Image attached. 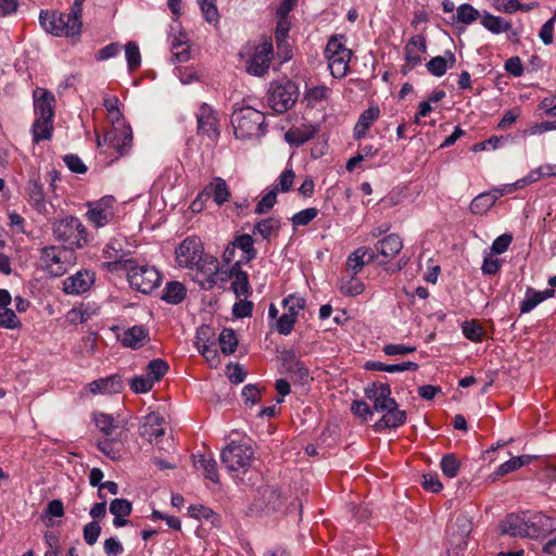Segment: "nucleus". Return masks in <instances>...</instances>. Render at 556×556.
Segmentation results:
<instances>
[{
    "mask_svg": "<svg viewBox=\"0 0 556 556\" xmlns=\"http://www.w3.org/2000/svg\"><path fill=\"white\" fill-rule=\"evenodd\" d=\"M103 257L108 260V262L103 263L102 266L110 273L127 271L131 265L135 264V260L128 257V253L122 249L121 243L116 239L111 240L105 245L103 249Z\"/></svg>",
    "mask_w": 556,
    "mask_h": 556,
    "instance_id": "obj_12",
    "label": "nucleus"
},
{
    "mask_svg": "<svg viewBox=\"0 0 556 556\" xmlns=\"http://www.w3.org/2000/svg\"><path fill=\"white\" fill-rule=\"evenodd\" d=\"M459 467L460 463L453 454L444 455L441 459V469L443 473L448 478L456 477Z\"/></svg>",
    "mask_w": 556,
    "mask_h": 556,
    "instance_id": "obj_57",
    "label": "nucleus"
},
{
    "mask_svg": "<svg viewBox=\"0 0 556 556\" xmlns=\"http://www.w3.org/2000/svg\"><path fill=\"white\" fill-rule=\"evenodd\" d=\"M364 393L372 402L376 412L382 413L391 405H396L395 399L391 396L392 391L389 383L374 381L364 389Z\"/></svg>",
    "mask_w": 556,
    "mask_h": 556,
    "instance_id": "obj_17",
    "label": "nucleus"
},
{
    "mask_svg": "<svg viewBox=\"0 0 556 556\" xmlns=\"http://www.w3.org/2000/svg\"><path fill=\"white\" fill-rule=\"evenodd\" d=\"M229 278L232 279L231 290L237 298L248 299L251 295V287L248 273L242 270L241 262H235L229 269Z\"/></svg>",
    "mask_w": 556,
    "mask_h": 556,
    "instance_id": "obj_22",
    "label": "nucleus"
},
{
    "mask_svg": "<svg viewBox=\"0 0 556 556\" xmlns=\"http://www.w3.org/2000/svg\"><path fill=\"white\" fill-rule=\"evenodd\" d=\"M277 26L275 31V39L278 53L282 52V61H288L292 56V52L287 43L288 34L290 30V22L288 18L277 17Z\"/></svg>",
    "mask_w": 556,
    "mask_h": 556,
    "instance_id": "obj_32",
    "label": "nucleus"
},
{
    "mask_svg": "<svg viewBox=\"0 0 556 556\" xmlns=\"http://www.w3.org/2000/svg\"><path fill=\"white\" fill-rule=\"evenodd\" d=\"M220 460L235 480L243 482L242 475L249 471L254 462V451L248 444L231 441L222 451Z\"/></svg>",
    "mask_w": 556,
    "mask_h": 556,
    "instance_id": "obj_2",
    "label": "nucleus"
},
{
    "mask_svg": "<svg viewBox=\"0 0 556 556\" xmlns=\"http://www.w3.org/2000/svg\"><path fill=\"white\" fill-rule=\"evenodd\" d=\"M339 289L344 295L355 296L364 291V285L355 275L349 273L341 278Z\"/></svg>",
    "mask_w": 556,
    "mask_h": 556,
    "instance_id": "obj_46",
    "label": "nucleus"
},
{
    "mask_svg": "<svg viewBox=\"0 0 556 556\" xmlns=\"http://www.w3.org/2000/svg\"><path fill=\"white\" fill-rule=\"evenodd\" d=\"M198 135L216 142L219 137V121L217 112L207 103H202L197 112Z\"/></svg>",
    "mask_w": 556,
    "mask_h": 556,
    "instance_id": "obj_13",
    "label": "nucleus"
},
{
    "mask_svg": "<svg viewBox=\"0 0 556 556\" xmlns=\"http://www.w3.org/2000/svg\"><path fill=\"white\" fill-rule=\"evenodd\" d=\"M30 205L40 214H50L48 202L45 198L43 185L39 179H30L25 188Z\"/></svg>",
    "mask_w": 556,
    "mask_h": 556,
    "instance_id": "obj_24",
    "label": "nucleus"
},
{
    "mask_svg": "<svg viewBox=\"0 0 556 556\" xmlns=\"http://www.w3.org/2000/svg\"><path fill=\"white\" fill-rule=\"evenodd\" d=\"M165 420L157 413H151L144 417V421L140 427V435L149 440L161 438L165 434Z\"/></svg>",
    "mask_w": 556,
    "mask_h": 556,
    "instance_id": "obj_26",
    "label": "nucleus"
},
{
    "mask_svg": "<svg viewBox=\"0 0 556 556\" xmlns=\"http://www.w3.org/2000/svg\"><path fill=\"white\" fill-rule=\"evenodd\" d=\"M101 533V527L98 521H90L84 527L83 535L88 545H93Z\"/></svg>",
    "mask_w": 556,
    "mask_h": 556,
    "instance_id": "obj_64",
    "label": "nucleus"
},
{
    "mask_svg": "<svg viewBox=\"0 0 556 556\" xmlns=\"http://www.w3.org/2000/svg\"><path fill=\"white\" fill-rule=\"evenodd\" d=\"M203 251V243L199 237H188L176 249V261L181 267L193 268L204 255Z\"/></svg>",
    "mask_w": 556,
    "mask_h": 556,
    "instance_id": "obj_15",
    "label": "nucleus"
},
{
    "mask_svg": "<svg viewBox=\"0 0 556 556\" xmlns=\"http://www.w3.org/2000/svg\"><path fill=\"white\" fill-rule=\"evenodd\" d=\"M277 202V190L268 191L256 204L254 212L265 214L270 211Z\"/></svg>",
    "mask_w": 556,
    "mask_h": 556,
    "instance_id": "obj_60",
    "label": "nucleus"
},
{
    "mask_svg": "<svg viewBox=\"0 0 556 556\" xmlns=\"http://www.w3.org/2000/svg\"><path fill=\"white\" fill-rule=\"evenodd\" d=\"M479 17V12L470 4H462L457 9L456 15L452 16L453 22L470 24Z\"/></svg>",
    "mask_w": 556,
    "mask_h": 556,
    "instance_id": "obj_53",
    "label": "nucleus"
},
{
    "mask_svg": "<svg viewBox=\"0 0 556 556\" xmlns=\"http://www.w3.org/2000/svg\"><path fill=\"white\" fill-rule=\"evenodd\" d=\"M258 493L262 496L264 509L268 511H276L281 507V494L276 488L270 485L262 486L258 489Z\"/></svg>",
    "mask_w": 556,
    "mask_h": 556,
    "instance_id": "obj_42",
    "label": "nucleus"
},
{
    "mask_svg": "<svg viewBox=\"0 0 556 556\" xmlns=\"http://www.w3.org/2000/svg\"><path fill=\"white\" fill-rule=\"evenodd\" d=\"M318 213H319V211L316 207H308V208L302 210L292 216V218H291L292 225L294 227L306 226L315 217H317Z\"/></svg>",
    "mask_w": 556,
    "mask_h": 556,
    "instance_id": "obj_58",
    "label": "nucleus"
},
{
    "mask_svg": "<svg viewBox=\"0 0 556 556\" xmlns=\"http://www.w3.org/2000/svg\"><path fill=\"white\" fill-rule=\"evenodd\" d=\"M299 98V87L288 78L273 81L267 92V103L269 108L282 114L290 110Z\"/></svg>",
    "mask_w": 556,
    "mask_h": 556,
    "instance_id": "obj_6",
    "label": "nucleus"
},
{
    "mask_svg": "<svg viewBox=\"0 0 556 556\" xmlns=\"http://www.w3.org/2000/svg\"><path fill=\"white\" fill-rule=\"evenodd\" d=\"M296 317L292 313H283L276 321V329L280 334L288 336L291 333Z\"/></svg>",
    "mask_w": 556,
    "mask_h": 556,
    "instance_id": "obj_59",
    "label": "nucleus"
},
{
    "mask_svg": "<svg viewBox=\"0 0 556 556\" xmlns=\"http://www.w3.org/2000/svg\"><path fill=\"white\" fill-rule=\"evenodd\" d=\"M525 513H510L498 521L494 529L493 540L501 541L504 536L523 538Z\"/></svg>",
    "mask_w": 556,
    "mask_h": 556,
    "instance_id": "obj_16",
    "label": "nucleus"
},
{
    "mask_svg": "<svg viewBox=\"0 0 556 556\" xmlns=\"http://www.w3.org/2000/svg\"><path fill=\"white\" fill-rule=\"evenodd\" d=\"M89 391L97 393H118L123 389V380L118 375H112L106 378L98 379L89 383Z\"/></svg>",
    "mask_w": 556,
    "mask_h": 556,
    "instance_id": "obj_30",
    "label": "nucleus"
},
{
    "mask_svg": "<svg viewBox=\"0 0 556 556\" xmlns=\"http://www.w3.org/2000/svg\"><path fill=\"white\" fill-rule=\"evenodd\" d=\"M35 118H54V94L46 89L37 88L34 91Z\"/></svg>",
    "mask_w": 556,
    "mask_h": 556,
    "instance_id": "obj_19",
    "label": "nucleus"
},
{
    "mask_svg": "<svg viewBox=\"0 0 556 556\" xmlns=\"http://www.w3.org/2000/svg\"><path fill=\"white\" fill-rule=\"evenodd\" d=\"M513 240H514V237H513V233H510V232H505V233L501 235L493 241V243L490 248L491 253L494 255L503 254L504 252H506L508 250Z\"/></svg>",
    "mask_w": 556,
    "mask_h": 556,
    "instance_id": "obj_61",
    "label": "nucleus"
},
{
    "mask_svg": "<svg viewBox=\"0 0 556 556\" xmlns=\"http://www.w3.org/2000/svg\"><path fill=\"white\" fill-rule=\"evenodd\" d=\"M203 16L207 23L216 24L219 21V14L215 0H198Z\"/></svg>",
    "mask_w": 556,
    "mask_h": 556,
    "instance_id": "obj_55",
    "label": "nucleus"
},
{
    "mask_svg": "<svg viewBox=\"0 0 556 556\" xmlns=\"http://www.w3.org/2000/svg\"><path fill=\"white\" fill-rule=\"evenodd\" d=\"M426 52V41L422 36H415L410 38L405 47L406 64L402 67V73L407 74L415 66L421 63L420 53Z\"/></svg>",
    "mask_w": 556,
    "mask_h": 556,
    "instance_id": "obj_21",
    "label": "nucleus"
},
{
    "mask_svg": "<svg viewBox=\"0 0 556 556\" xmlns=\"http://www.w3.org/2000/svg\"><path fill=\"white\" fill-rule=\"evenodd\" d=\"M127 279L131 288L148 294L156 289L161 283V274L149 265H138L136 262L127 270Z\"/></svg>",
    "mask_w": 556,
    "mask_h": 556,
    "instance_id": "obj_9",
    "label": "nucleus"
},
{
    "mask_svg": "<svg viewBox=\"0 0 556 556\" xmlns=\"http://www.w3.org/2000/svg\"><path fill=\"white\" fill-rule=\"evenodd\" d=\"M419 365L415 362H404L401 364H384L378 361H368L365 369L375 371L400 372L405 370L416 371Z\"/></svg>",
    "mask_w": 556,
    "mask_h": 556,
    "instance_id": "obj_37",
    "label": "nucleus"
},
{
    "mask_svg": "<svg viewBox=\"0 0 556 556\" xmlns=\"http://www.w3.org/2000/svg\"><path fill=\"white\" fill-rule=\"evenodd\" d=\"M39 22L47 33L56 37H78L83 27L77 17L59 11L41 10Z\"/></svg>",
    "mask_w": 556,
    "mask_h": 556,
    "instance_id": "obj_3",
    "label": "nucleus"
},
{
    "mask_svg": "<svg viewBox=\"0 0 556 556\" xmlns=\"http://www.w3.org/2000/svg\"><path fill=\"white\" fill-rule=\"evenodd\" d=\"M188 511L191 517L210 521L213 527L219 528L222 526V517L210 507L191 505Z\"/></svg>",
    "mask_w": 556,
    "mask_h": 556,
    "instance_id": "obj_44",
    "label": "nucleus"
},
{
    "mask_svg": "<svg viewBox=\"0 0 556 556\" xmlns=\"http://www.w3.org/2000/svg\"><path fill=\"white\" fill-rule=\"evenodd\" d=\"M93 282L94 274L89 270H81L64 280L63 290L67 294H81L88 291Z\"/></svg>",
    "mask_w": 556,
    "mask_h": 556,
    "instance_id": "obj_20",
    "label": "nucleus"
},
{
    "mask_svg": "<svg viewBox=\"0 0 556 556\" xmlns=\"http://www.w3.org/2000/svg\"><path fill=\"white\" fill-rule=\"evenodd\" d=\"M22 323L16 316L15 312L8 306L0 307V328L4 329H20Z\"/></svg>",
    "mask_w": 556,
    "mask_h": 556,
    "instance_id": "obj_51",
    "label": "nucleus"
},
{
    "mask_svg": "<svg viewBox=\"0 0 556 556\" xmlns=\"http://www.w3.org/2000/svg\"><path fill=\"white\" fill-rule=\"evenodd\" d=\"M186 287L179 281H169L163 291L161 299L169 304H179L186 298Z\"/></svg>",
    "mask_w": 556,
    "mask_h": 556,
    "instance_id": "obj_43",
    "label": "nucleus"
},
{
    "mask_svg": "<svg viewBox=\"0 0 556 556\" xmlns=\"http://www.w3.org/2000/svg\"><path fill=\"white\" fill-rule=\"evenodd\" d=\"M283 369L290 376V378L295 382L305 384L309 380V370L305 366V364L300 359L288 365Z\"/></svg>",
    "mask_w": 556,
    "mask_h": 556,
    "instance_id": "obj_48",
    "label": "nucleus"
},
{
    "mask_svg": "<svg viewBox=\"0 0 556 556\" xmlns=\"http://www.w3.org/2000/svg\"><path fill=\"white\" fill-rule=\"evenodd\" d=\"M544 301L539 291L528 288L525 299L520 302V313L526 314L531 312L535 306Z\"/></svg>",
    "mask_w": 556,
    "mask_h": 556,
    "instance_id": "obj_52",
    "label": "nucleus"
},
{
    "mask_svg": "<svg viewBox=\"0 0 556 556\" xmlns=\"http://www.w3.org/2000/svg\"><path fill=\"white\" fill-rule=\"evenodd\" d=\"M380 110L378 106H370L365 110L358 117V121L353 129V137L355 140L364 138L368 129L379 118Z\"/></svg>",
    "mask_w": 556,
    "mask_h": 556,
    "instance_id": "obj_29",
    "label": "nucleus"
},
{
    "mask_svg": "<svg viewBox=\"0 0 556 556\" xmlns=\"http://www.w3.org/2000/svg\"><path fill=\"white\" fill-rule=\"evenodd\" d=\"M41 267L50 275L60 277L67 270L74 251L64 247L46 245L39 250Z\"/></svg>",
    "mask_w": 556,
    "mask_h": 556,
    "instance_id": "obj_7",
    "label": "nucleus"
},
{
    "mask_svg": "<svg viewBox=\"0 0 556 556\" xmlns=\"http://www.w3.org/2000/svg\"><path fill=\"white\" fill-rule=\"evenodd\" d=\"M125 55L129 72H135L140 67L141 54L137 42L129 41L125 46Z\"/></svg>",
    "mask_w": 556,
    "mask_h": 556,
    "instance_id": "obj_50",
    "label": "nucleus"
},
{
    "mask_svg": "<svg viewBox=\"0 0 556 556\" xmlns=\"http://www.w3.org/2000/svg\"><path fill=\"white\" fill-rule=\"evenodd\" d=\"M232 243L242 251V256L239 261L241 264L249 263L256 257L257 251L254 248V239L251 235H239L232 240Z\"/></svg>",
    "mask_w": 556,
    "mask_h": 556,
    "instance_id": "obj_40",
    "label": "nucleus"
},
{
    "mask_svg": "<svg viewBox=\"0 0 556 556\" xmlns=\"http://www.w3.org/2000/svg\"><path fill=\"white\" fill-rule=\"evenodd\" d=\"M97 144L104 146V153L115 154V159L118 160L127 155L132 147L131 127L125 121L114 122L103 139L98 137Z\"/></svg>",
    "mask_w": 556,
    "mask_h": 556,
    "instance_id": "obj_4",
    "label": "nucleus"
},
{
    "mask_svg": "<svg viewBox=\"0 0 556 556\" xmlns=\"http://www.w3.org/2000/svg\"><path fill=\"white\" fill-rule=\"evenodd\" d=\"M378 254L386 258L384 264L395 257L403 249V241L397 233H390L375 244Z\"/></svg>",
    "mask_w": 556,
    "mask_h": 556,
    "instance_id": "obj_25",
    "label": "nucleus"
},
{
    "mask_svg": "<svg viewBox=\"0 0 556 556\" xmlns=\"http://www.w3.org/2000/svg\"><path fill=\"white\" fill-rule=\"evenodd\" d=\"M132 504L126 498H115L110 504V513L114 516L113 526L122 528L130 523L126 517L131 514Z\"/></svg>",
    "mask_w": 556,
    "mask_h": 556,
    "instance_id": "obj_28",
    "label": "nucleus"
},
{
    "mask_svg": "<svg viewBox=\"0 0 556 556\" xmlns=\"http://www.w3.org/2000/svg\"><path fill=\"white\" fill-rule=\"evenodd\" d=\"M98 448L109 458L118 460L123 456V441L121 435L108 437L98 441Z\"/></svg>",
    "mask_w": 556,
    "mask_h": 556,
    "instance_id": "obj_33",
    "label": "nucleus"
},
{
    "mask_svg": "<svg viewBox=\"0 0 556 556\" xmlns=\"http://www.w3.org/2000/svg\"><path fill=\"white\" fill-rule=\"evenodd\" d=\"M525 521L526 526L523 527V538H545L556 530V519L542 513H535L530 516L525 513Z\"/></svg>",
    "mask_w": 556,
    "mask_h": 556,
    "instance_id": "obj_14",
    "label": "nucleus"
},
{
    "mask_svg": "<svg viewBox=\"0 0 556 556\" xmlns=\"http://www.w3.org/2000/svg\"><path fill=\"white\" fill-rule=\"evenodd\" d=\"M448 60L444 56H434L427 64V70L434 76H442L446 73L448 67H452L456 59L452 52H447Z\"/></svg>",
    "mask_w": 556,
    "mask_h": 556,
    "instance_id": "obj_45",
    "label": "nucleus"
},
{
    "mask_svg": "<svg viewBox=\"0 0 556 556\" xmlns=\"http://www.w3.org/2000/svg\"><path fill=\"white\" fill-rule=\"evenodd\" d=\"M280 230V220L275 217L260 219L255 223L253 235H260L264 240L269 241L270 238L277 237Z\"/></svg>",
    "mask_w": 556,
    "mask_h": 556,
    "instance_id": "obj_39",
    "label": "nucleus"
},
{
    "mask_svg": "<svg viewBox=\"0 0 556 556\" xmlns=\"http://www.w3.org/2000/svg\"><path fill=\"white\" fill-rule=\"evenodd\" d=\"M115 203L113 195H104L98 201L89 202L87 212L89 222L97 228L109 225L115 217Z\"/></svg>",
    "mask_w": 556,
    "mask_h": 556,
    "instance_id": "obj_11",
    "label": "nucleus"
},
{
    "mask_svg": "<svg viewBox=\"0 0 556 556\" xmlns=\"http://www.w3.org/2000/svg\"><path fill=\"white\" fill-rule=\"evenodd\" d=\"M231 114L233 134L238 139H250L263 136L266 129L265 115L252 106H237Z\"/></svg>",
    "mask_w": 556,
    "mask_h": 556,
    "instance_id": "obj_1",
    "label": "nucleus"
},
{
    "mask_svg": "<svg viewBox=\"0 0 556 556\" xmlns=\"http://www.w3.org/2000/svg\"><path fill=\"white\" fill-rule=\"evenodd\" d=\"M53 132L52 118H35L31 126L33 141L39 143L42 140H50Z\"/></svg>",
    "mask_w": 556,
    "mask_h": 556,
    "instance_id": "obj_41",
    "label": "nucleus"
},
{
    "mask_svg": "<svg viewBox=\"0 0 556 556\" xmlns=\"http://www.w3.org/2000/svg\"><path fill=\"white\" fill-rule=\"evenodd\" d=\"M52 233L55 240L67 243L68 248L81 249L88 242L87 229L78 217L66 216L52 222Z\"/></svg>",
    "mask_w": 556,
    "mask_h": 556,
    "instance_id": "obj_5",
    "label": "nucleus"
},
{
    "mask_svg": "<svg viewBox=\"0 0 556 556\" xmlns=\"http://www.w3.org/2000/svg\"><path fill=\"white\" fill-rule=\"evenodd\" d=\"M295 178V173L292 168H286L281 175L278 177L276 185L273 187L274 190H277V193L288 192L292 189L293 181Z\"/></svg>",
    "mask_w": 556,
    "mask_h": 556,
    "instance_id": "obj_56",
    "label": "nucleus"
},
{
    "mask_svg": "<svg viewBox=\"0 0 556 556\" xmlns=\"http://www.w3.org/2000/svg\"><path fill=\"white\" fill-rule=\"evenodd\" d=\"M119 341L124 346L137 350L149 341V331L143 326H134L123 332Z\"/></svg>",
    "mask_w": 556,
    "mask_h": 556,
    "instance_id": "obj_27",
    "label": "nucleus"
},
{
    "mask_svg": "<svg viewBox=\"0 0 556 556\" xmlns=\"http://www.w3.org/2000/svg\"><path fill=\"white\" fill-rule=\"evenodd\" d=\"M153 386L152 380L147 376H135L129 381V387L135 393H147L152 390Z\"/></svg>",
    "mask_w": 556,
    "mask_h": 556,
    "instance_id": "obj_62",
    "label": "nucleus"
},
{
    "mask_svg": "<svg viewBox=\"0 0 556 556\" xmlns=\"http://www.w3.org/2000/svg\"><path fill=\"white\" fill-rule=\"evenodd\" d=\"M283 306L287 313H292L298 317L299 312L305 307V300L302 296L290 294L283 300Z\"/></svg>",
    "mask_w": 556,
    "mask_h": 556,
    "instance_id": "obj_63",
    "label": "nucleus"
},
{
    "mask_svg": "<svg viewBox=\"0 0 556 556\" xmlns=\"http://www.w3.org/2000/svg\"><path fill=\"white\" fill-rule=\"evenodd\" d=\"M274 58V48L270 40H264L254 48L253 53L245 62L250 75L262 77L268 73Z\"/></svg>",
    "mask_w": 556,
    "mask_h": 556,
    "instance_id": "obj_10",
    "label": "nucleus"
},
{
    "mask_svg": "<svg viewBox=\"0 0 556 556\" xmlns=\"http://www.w3.org/2000/svg\"><path fill=\"white\" fill-rule=\"evenodd\" d=\"M147 377L152 380V383L160 381L169 370V365L162 358H154L147 365Z\"/></svg>",
    "mask_w": 556,
    "mask_h": 556,
    "instance_id": "obj_47",
    "label": "nucleus"
},
{
    "mask_svg": "<svg viewBox=\"0 0 556 556\" xmlns=\"http://www.w3.org/2000/svg\"><path fill=\"white\" fill-rule=\"evenodd\" d=\"M92 419L96 427L104 438L122 434V431H117L119 427L112 415L105 413H93Z\"/></svg>",
    "mask_w": 556,
    "mask_h": 556,
    "instance_id": "obj_36",
    "label": "nucleus"
},
{
    "mask_svg": "<svg viewBox=\"0 0 556 556\" xmlns=\"http://www.w3.org/2000/svg\"><path fill=\"white\" fill-rule=\"evenodd\" d=\"M170 49L173 63H184L190 59V47L187 45V35L185 33L173 36Z\"/></svg>",
    "mask_w": 556,
    "mask_h": 556,
    "instance_id": "obj_35",
    "label": "nucleus"
},
{
    "mask_svg": "<svg viewBox=\"0 0 556 556\" xmlns=\"http://www.w3.org/2000/svg\"><path fill=\"white\" fill-rule=\"evenodd\" d=\"M318 128L314 125H303L302 127L291 128L286 132V140L289 143L301 146L317 134Z\"/></svg>",
    "mask_w": 556,
    "mask_h": 556,
    "instance_id": "obj_38",
    "label": "nucleus"
},
{
    "mask_svg": "<svg viewBox=\"0 0 556 556\" xmlns=\"http://www.w3.org/2000/svg\"><path fill=\"white\" fill-rule=\"evenodd\" d=\"M343 36H331L325 49V56L329 62V70L334 78H343L349 71L352 51L341 41Z\"/></svg>",
    "mask_w": 556,
    "mask_h": 556,
    "instance_id": "obj_8",
    "label": "nucleus"
},
{
    "mask_svg": "<svg viewBox=\"0 0 556 556\" xmlns=\"http://www.w3.org/2000/svg\"><path fill=\"white\" fill-rule=\"evenodd\" d=\"M194 467L198 470L203 471V476L211 480L213 483H219V475L216 460L210 456L206 457L203 454L194 455Z\"/></svg>",
    "mask_w": 556,
    "mask_h": 556,
    "instance_id": "obj_34",
    "label": "nucleus"
},
{
    "mask_svg": "<svg viewBox=\"0 0 556 556\" xmlns=\"http://www.w3.org/2000/svg\"><path fill=\"white\" fill-rule=\"evenodd\" d=\"M220 350L224 354H232L238 346V339L235 331L230 328H225L218 337Z\"/></svg>",
    "mask_w": 556,
    "mask_h": 556,
    "instance_id": "obj_49",
    "label": "nucleus"
},
{
    "mask_svg": "<svg viewBox=\"0 0 556 556\" xmlns=\"http://www.w3.org/2000/svg\"><path fill=\"white\" fill-rule=\"evenodd\" d=\"M366 250L363 249H356L346 261V274H353L356 275L359 273L363 267L365 266L364 257H365Z\"/></svg>",
    "mask_w": 556,
    "mask_h": 556,
    "instance_id": "obj_54",
    "label": "nucleus"
},
{
    "mask_svg": "<svg viewBox=\"0 0 556 556\" xmlns=\"http://www.w3.org/2000/svg\"><path fill=\"white\" fill-rule=\"evenodd\" d=\"M204 188L208 198H212L214 203L218 206L225 204L230 199L231 193L228 185L226 180L220 177L213 178V180Z\"/></svg>",
    "mask_w": 556,
    "mask_h": 556,
    "instance_id": "obj_31",
    "label": "nucleus"
},
{
    "mask_svg": "<svg viewBox=\"0 0 556 556\" xmlns=\"http://www.w3.org/2000/svg\"><path fill=\"white\" fill-rule=\"evenodd\" d=\"M193 267L197 268V281L203 289H212L217 280L216 275L219 269V263L216 257L211 255H203L199 263H195Z\"/></svg>",
    "mask_w": 556,
    "mask_h": 556,
    "instance_id": "obj_18",
    "label": "nucleus"
},
{
    "mask_svg": "<svg viewBox=\"0 0 556 556\" xmlns=\"http://www.w3.org/2000/svg\"><path fill=\"white\" fill-rule=\"evenodd\" d=\"M382 413V417L374 426L376 431L399 428L406 422L407 414L405 410L399 408L397 403L396 405H391L390 408H387Z\"/></svg>",
    "mask_w": 556,
    "mask_h": 556,
    "instance_id": "obj_23",
    "label": "nucleus"
}]
</instances>
